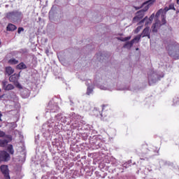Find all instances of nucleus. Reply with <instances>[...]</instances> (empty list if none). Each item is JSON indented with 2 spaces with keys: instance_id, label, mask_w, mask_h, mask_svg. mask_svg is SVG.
Here are the masks:
<instances>
[{
  "instance_id": "f257e3e1",
  "label": "nucleus",
  "mask_w": 179,
  "mask_h": 179,
  "mask_svg": "<svg viewBox=\"0 0 179 179\" xmlns=\"http://www.w3.org/2000/svg\"><path fill=\"white\" fill-rule=\"evenodd\" d=\"M169 10H170V8H169V7H165L164 9H159L157 12L156 15H155V19H156L155 23L152 27V31L154 33H157L159 27H160L162 26V24H160V20H157L159 18V16H160V15H161V17H162V24H166V14L167 13V12H169Z\"/></svg>"
},
{
  "instance_id": "f03ea898",
  "label": "nucleus",
  "mask_w": 179,
  "mask_h": 179,
  "mask_svg": "<svg viewBox=\"0 0 179 179\" xmlns=\"http://www.w3.org/2000/svg\"><path fill=\"white\" fill-rule=\"evenodd\" d=\"M155 0H149L143 3L142 8H144L143 10L138 11L136 14V16L134 17L133 22H139L142 17L144 16V12H146L149 9V5L154 3Z\"/></svg>"
},
{
  "instance_id": "7ed1b4c3",
  "label": "nucleus",
  "mask_w": 179,
  "mask_h": 179,
  "mask_svg": "<svg viewBox=\"0 0 179 179\" xmlns=\"http://www.w3.org/2000/svg\"><path fill=\"white\" fill-rule=\"evenodd\" d=\"M22 16V13L19 11H13L7 13L6 17L10 20H17L20 19Z\"/></svg>"
},
{
  "instance_id": "20e7f679",
  "label": "nucleus",
  "mask_w": 179,
  "mask_h": 179,
  "mask_svg": "<svg viewBox=\"0 0 179 179\" xmlns=\"http://www.w3.org/2000/svg\"><path fill=\"white\" fill-rule=\"evenodd\" d=\"M19 78H20V75L15 73V74L12 75L11 76H10L9 80H10V82H12L13 83H14V85H15V86H16V87H17L18 89H22V85L17 81V80H19Z\"/></svg>"
},
{
  "instance_id": "39448f33",
  "label": "nucleus",
  "mask_w": 179,
  "mask_h": 179,
  "mask_svg": "<svg viewBox=\"0 0 179 179\" xmlns=\"http://www.w3.org/2000/svg\"><path fill=\"white\" fill-rule=\"evenodd\" d=\"M10 155L5 150L0 151V162H9Z\"/></svg>"
},
{
  "instance_id": "423d86ee",
  "label": "nucleus",
  "mask_w": 179,
  "mask_h": 179,
  "mask_svg": "<svg viewBox=\"0 0 179 179\" xmlns=\"http://www.w3.org/2000/svg\"><path fill=\"white\" fill-rule=\"evenodd\" d=\"M0 170L2 174L4 176L5 179H10V176H9V169L8 165H1L0 166Z\"/></svg>"
},
{
  "instance_id": "0eeeda50",
  "label": "nucleus",
  "mask_w": 179,
  "mask_h": 179,
  "mask_svg": "<svg viewBox=\"0 0 179 179\" xmlns=\"http://www.w3.org/2000/svg\"><path fill=\"white\" fill-rule=\"evenodd\" d=\"M86 85L87 86V94L90 96L93 93V83H92V80H88L86 82Z\"/></svg>"
},
{
  "instance_id": "6e6552de",
  "label": "nucleus",
  "mask_w": 179,
  "mask_h": 179,
  "mask_svg": "<svg viewBox=\"0 0 179 179\" xmlns=\"http://www.w3.org/2000/svg\"><path fill=\"white\" fill-rule=\"evenodd\" d=\"M153 19H155V14H152L151 16L148 19V17H145L141 22H139V24H143V22H145V26L150 24L152 22H153Z\"/></svg>"
},
{
  "instance_id": "1a4fd4ad",
  "label": "nucleus",
  "mask_w": 179,
  "mask_h": 179,
  "mask_svg": "<svg viewBox=\"0 0 179 179\" xmlns=\"http://www.w3.org/2000/svg\"><path fill=\"white\" fill-rule=\"evenodd\" d=\"M1 85L4 90H13L15 89V86L12 84H8L7 81H2Z\"/></svg>"
},
{
  "instance_id": "9d476101",
  "label": "nucleus",
  "mask_w": 179,
  "mask_h": 179,
  "mask_svg": "<svg viewBox=\"0 0 179 179\" xmlns=\"http://www.w3.org/2000/svg\"><path fill=\"white\" fill-rule=\"evenodd\" d=\"M169 54L171 55V57H173L175 59H179V48L176 51V52H173L170 48L168 49Z\"/></svg>"
},
{
  "instance_id": "9b49d317",
  "label": "nucleus",
  "mask_w": 179,
  "mask_h": 179,
  "mask_svg": "<svg viewBox=\"0 0 179 179\" xmlns=\"http://www.w3.org/2000/svg\"><path fill=\"white\" fill-rule=\"evenodd\" d=\"M141 37H148V38H150V28L146 27L142 34H141Z\"/></svg>"
},
{
  "instance_id": "f8f14e48",
  "label": "nucleus",
  "mask_w": 179,
  "mask_h": 179,
  "mask_svg": "<svg viewBox=\"0 0 179 179\" xmlns=\"http://www.w3.org/2000/svg\"><path fill=\"white\" fill-rule=\"evenodd\" d=\"M13 72H15V70L10 67V66H8L6 67V73L10 76V75H12V73H13Z\"/></svg>"
},
{
  "instance_id": "ddd939ff",
  "label": "nucleus",
  "mask_w": 179,
  "mask_h": 179,
  "mask_svg": "<svg viewBox=\"0 0 179 179\" xmlns=\"http://www.w3.org/2000/svg\"><path fill=\"white\" fill-rule=\"evenodd\" d=\"M16 29H17V27H16L13 24H8L7 26L8 31H14V30H16Z\"/></svg>"
},
{
  "instance_id": "4468645a",
  "label": "nucleus",
  "mask_w": 179,
  "mask_h": 179,
  "mask_svg": "<svg viewBox=\"0 0 179 179\" xmlns=\"http://www.w3.org/2000/svg\"><path fill=\"white\" fill-rule=\"evenodd\" d=\"M132 45H134V41L127 42L123 47L124 48H127L128 50H129V48H131Z\"/></svg>"
},
{
  "instance_id": "2eb2a0df",
  "label": "nucleus",
  "mask_w": 179,
  "mask_h": 179,
  "mask_svg": "<svg viewBox=\"0 0 179 179\" xmlns=\"http://www.w3.org/2000/svg\"><path fill=\"white\" fill-rule=\"evenodd\" d=\"M6 145H8V140L6 139L0 140V148H5Z\"/></svg>"
},
{
  "instance_id": "dca6fc26",
  "label": "nucleus",
  "mask_w": 179,
  "mask_h": 179,
  "mask_svg": "<svg viewBox=\"0 0 179 179\" xmlns=\"http://www.w3.org/2000/svg\"><path fill=\"white\" fill-rule=\"evenodd\" d=\"M7 150H8V152H9V153L10 155H13L15 153V150H13V145H9L8 146Z\"/></svg>"
},
{
  "instance_id": "f3484780",
  "label": "nucleus",
  "mask_w": 179,
  "mask_h": 179,
  "mask_svg": "<svg viewBox=\"0 0 179 179\" xmlns=\"http://www.w3.org/2000/svg\"><path fill=\"white\" fill-rule=\"evenodd\" d=\"M18 61L16 59L12 58L8 61V64L10 65H16L17 64Z\"/></svg>"
},
{
  "instance_id": "a211bd4d",
  "label": "nucleus",
  "mask_w": 179,
  "mask_h": 179,
  "mask_svg": "<svg viewBox=\"0 0 179 179\" xmlns=\"http://www.w3.org/2000/svg\"><path fill=\"white\" fill-rule=\"evenodd\" d=\"M17 69H26V64L20 63L17 66Z\"/></svg>"
},
{
  "instance_id": "6ab92c4d",
  "label": "nucleus",
  "mask_w": 179,
  "mask_h": 179,
  "mask_svg": "<svg viewBox=\"0 0 179 179\" xmlns=\"http://www.w3.org/2000/svg\"><path fill=\"white\" fill-rule=\"evenodd\" d=\"M141 37H142V35H138L136 36L133 40H131V41H134V44L135 43H138L139 41L141 40Z\"/></svg>"
},
{
  "instance_id": "aec40b11",
  "label": "nucleus",
  "mask_w": 179,
  "mask_h": 179,
  "mask_svg": "<svg viewBox=\"0 0 179 179\" xmlns=\"http://www.w3.org/2000/svg\"><path fill=\"white\" fill-rule=\"evenodd\" d=\"M117 40H120V41H128V40H131V36H127V37H125V38H117Z\"/></svg>"
},
{
  "instance_id": "412c9836",
  "label": "nucleus",
  "mask_w": 179,
  "mask_h": 179,
  "mask_svg": "<svg viewBox=\"0 0 179 179\" xmlns=\"http://www.w3.org/2000/svg\"><path fill=\"white\" fill-rule=\"evenodd\" d=\"M148 80L150 85H153V83H156V82H157V80H152V76L148 77Z\"/></svg>"
},
{
  "instance_id": "4be33fe9",
  "label": "nucleus",
  "mask_w": 179,
  "mask_h": 179,
  "mask_svg": "<svg viewBox=\"0 0 179 179\" xmlns=\"http://www.w3.org/2000/svg\"><path fill=\"white\" fill-rule=\"evenodd\" d=\"M141 30H142V26L138 27L134 30V33H135L136 34H138V33L140 32Z\"/></svg>"
},
{
  "instance_id": "5701e85b",
  "label": "nucleus",
  "mask_w": 179,
  "mask_h": 179,
  "mask_svg": "<svg viewBox=\"0 0 179 179\" xmlns=\"http://www.w3.org/2000/svg\"><path fill=\"white\" fill-rule=\"evenodd\" d=\"M169 8V10H176V7H174V4L171 3L169 5V7H168Z\"/></svg>"
},
{
  "instance_id": "b1692460",
  "label": "nucleus",
  "mask_w": 179,
  "mask_h": 179,
  "mask_svg": "<svg viewBox=\"0 0 179 179\" xmlns=\"http://www.w3.org/2000/svg\"><path fill=\"white\" fill-rule=\"evenodd\" d=\"M57 110H58V107L57 106H54L53 108L50 109V112L51 113H55V111H57Z\"/></svg>"
},
{
  "instance_id": "393cba45",
  "label": "nucleus",
  "mask_w": 179,
  "mask_h": 179,
  "mask_svg": "<svg viewBox=\"0 0 179 179\" xmlns=\"http://www.w3.org/2000/svg\"><path fill=\"white\" fill-rule=\"evenodd\" d=\"M22 31H24V29H23V27L18 28V31H17L18 34H20Z\"/></svg>"
},
{
  "instance_id": "a878e982",
  "label": "nucleus",
  "mask_w": 179,
  "mask_h": 179,
  "mask_svg": "<svg viewBox=\"0 0 179 179\" xmlns=\"http://www.w3.org/2000/svg\"><path fill=\"white\" fill-rule=\"evenodd\" d=\"M24 92L27 93L26 95H24V96H23L24 99H26V98L29 97V90H25Z\"/></svg>"
},
{
  "instance_id": "bb28decb",
  "label": "nucleus",
  "mask_w": 179,
  "mask_h": 179,
  "mask_svg": "<svg viewBox=\"0 0 179 179\" xmlns=\"http://www.w3.org/2000/svg\"><path fill=\"white\" fill-rule=\"evenodd\" d=\"M99 89H101V90H107V87H104L103 85H100Z\"/></svg>"
},
{
  "instance_id": "cd10ccee",
  "label": "nucleus",
  "mask_w": 179,
  "mask_h": 179,
  "mask_svg": "<svg viewBox=\"0 0 179 179\" xmlns=\"http://www.w3.org/2000/svg\"><path fill=\"white\" fill-rule=\"evenodd\" d=\"M3 136H5V132L0 131V138H3Z\"/></svg>"
},
{
  "instance_id": "c85d7f7f",
  "label": "nucleus",
  "mask_w": 179,
  "mask_h": 179,
  "mask_svg": "<svg viewBox=\"0 0 179 179\" xmlns=\"http://www.w3.org/2000/svg\"><path fill=\"white\" fill-rule=\"evenodd\" d=\"M1 117H2V113H1L0 112V121H2V119H1Z\"/></svg>"
},
{
  "instance_id": "c756f323",
  "label": "nucleus",
  "mask_w": 179,
  "mask_h": 179,
  "mask_svg": "<svg viewBox=\"0 0 179 179\" xmlns=\"http://www.w3.org/2000/svg\"><path fill=\"white\" fill-rule=\"evenodd\" d=\"M15 99L17 100V97H16V95H14Z\"/></svg>"
},
{
  "instance_id": "7c9ffc66",
  "label": "nucleus",
  "mask_w": 179,
  "mask_h": 179,
  "mask_svg": "<svg viewBox=\"0 0 179 179\" xmlns=\"http://www.w3.org/2000/svg\"><path fill=\"white\" fill-rule=\"evenodd\" d=\"M178 5H179V0H176Z\"/></svg>"
},
{
  "instance_id": "2f4dec72",
  "label": "nucleus",
  "mask_w": 179,
  "mask_h": 179,
  "mask_svg": "<svg viewBox=\"0 0 179 179\" xmlns=\"http://www.w3.org/2000/svg\"><path fill=\"white\" fill-rule=\"evenodd\" d=\"M171 50H174V47H171Z\"/></svg>"
},
{
  "instance_id": "473e14b6",
  "label": "nucleus",
  "mask_w": 179,
  "mask_h": 179,
  "mask_svg": "<svg viewBox=\"0 0 179 179\" xmlns=\"http://www.w3.org/2000/svg\"><path fill=\"white\" fill-rule=\"evenodd\" d=\"M138 50H139V48H136V50L138 51Z\"/></svg>"
},
{
  "instance_id": "72a5a7b5",
  "label": "nucleus",
  "mask_w": 179,
  "mask_h": 179,
  "mask_svg": "<svg viewBox=\"0 0 179 179\" xmlns=\"http://www.w3.org/2000/svg\"><path fill=\"white\" fill-rule=\"evenodd\" d=\"M102 114H104V111H103Z\"/></svg>"
},
{
  "instance_id": "f704fd0d",
  "label": "nucleus",
  "mask_w": 179,
  "mask_h": 179,
  "mask_svg": "<svg viewBox=\"0 0 179 179\" xmlns=\"http://www.w3.org/2000/svg\"><path fill=\"white\" fill-rule=\"evenodd\" d=\"M0 128H1V125H0Z\"/></svg>"
}]
</instances>
